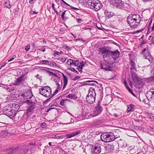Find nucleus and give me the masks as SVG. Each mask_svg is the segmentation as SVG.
<instances>
[{
	"label": "nucleus",
	"instance_id": "obj_1",
	"mask_svg": "<svg viewBox=\"0 0 154 154\" xmlns=\"http://www.w3.org/2000/svg\"><path fill=\"white\" fill-rule=\"evenodd\" d=\"M141 18L138 14H130L127 18V22L131 28L133 29L137 28L140 24Z\"/></svg>",
	"mask_w": 154,
	"mask_h": 154
},
{
	"label": "nucleus",
	"instance_id": "obj_2",
	"mask_svg": "<svg viewBox=\"0 0 154 154\" xmlns=\"http://www.w3.org/2000/svg\"><path fill=\"white\" fill-rule=\"evenodd\" d=\"M7 154H31V150L29 146L27 145L25 147L18 150L15 149H9Z\"/></svg>",
	"mask_w": 154,
	"mask_h": 154
},
{
	"label": "nucleus",
	"instance_id": "obj_3",
	"mask_svg": "<svg viewBox=\"0 0 154 154\" xmlns=\"http://www.w3.org/2000/svg\"><path fill=\"white\" fill-rule=\"evenodd\" d=\"M12 107L13 105L10 103L5 106L3 109L4 114L11 119L13 118L17 114L15 111L13 109Z\"/></svg>",
	"mask_w": 154,
	"mask_h": 154
},
{
	"label": "nucleus",
	"instance_id": "obj_4",
	"mask_svg": "<svg viewBox=\"0 0 154 154\" xmlns=\"http://www.w3.org/2000/svg\"><path fill=\"white\" fill-rule=\"evenodd\" d=\"M87 4L90 8L96 11H99L103 7L102 3L98 0H88Z\"/></svg>",
	"mask_w": 154,
	"mask_h": 154
},
{
	"label": "nucleus",
	"instance_id": "obj_5",
	"mask_svg": "<svg viewBox=\"0 0 154 154\" xmlns=\"http://www.w3.org/2000/svg\"><path fill=\"white\" fill-rule=\"evenodd\" d=\"M96 97V94L95 89L93 88H90L86 97V101L90 104H93L95 102Z\"/></svg>",
	"mask_w": 154,
	"mask_h": 154
},
{
	"label": "nucleus",
	"instance_id": "obj_6",
	"mask_svg": "<svg viewBox=\"0 0 154 154\" xmlns=\"http://www.w3.org/2000/svg\"><path fill=\"white\" fill-rule=\"evenodd\" d=\"M110 3L117 8L126 9L125 6L127 4H125L124 2L121 0H110Z\"/></svg>",
	"mask_w": 154,
	"mask_h": 154
},
{
	"label": "nucleus",
	"instance_id": "obj_7",
	"mask_svg": "<svg viewBox=\"0 0 154 154\" xmlns=\"http://www.w3.org/2000/svg\"><path fill=\"white\" fill-rule=\"evenodd\" d=\"M39 93L46 97H51V88L48 86H44L39 90Z\"/></svg>",
	"mask_w": 154,
	"mask_h": 154
},
{
	"label": "nucleus",
	"instance_id": "obj_8",
	"mask_svg": "<svg viewBox=\"0 0 154 154\" xmlns=\"http://www.w3.org/2000/svg\"><path fill=\"white\" fill-rule=\"evenodd\" d=\"M103 110V108L101 105V103L98 101L95 106V109L91 112V116L92 117L96 116L101 113Z\"/></svg>",
	"mask_w": 154,
	"mask_h": 154
},
{
	"label": "nucleus",
	"instance_id": "obj_9",
	"mask_svg": "<svg viewBox=\"0 0 154 154\" xmlns=\"http://www.w3.org/2000/svg\"><path fill=\"white\" fill-rule=\"evenodd\" d=\"M99 54L103 56V58L109 57L110 50L105 47L99 48Z\"/></svg>",
	"mask_w": 154,
	"mask_h": 154
},
{
	"label": "nucleus",
	"instance_id": "obj_10",
	"mask_svg": "<svg viewBox=\"0 0 154 154\" xmlns=\"http://www.w3.org/2000/svg\"><path fill=\"white\" fill-rule=\"evenodd\" d=\"M101 152V146L99 145H92L91 148V154H99Z\"/></svg>",
	"mask_w": 154,
	"mask_h": 154
},
{
	"label": "nucleus",
	"instance_id": "obj_11",
	"mask_svg": "<svg viewBox=\"0 0 154 154\" xmlns=\"http://www.w3.org/2000/svg\"><path fill=\"white\" fill-rule=\"evenodd\" d=\"M120 55V52L118 50L112 51L111 50L110 51L109 53V56L112 57L114 60L116 59V58L119 57Z\"/></svg>",
	"mask_w": 154,
	"mask_h": 154
},
{
	"label": "nucleus",
	"instance_id": "obj_12",
	"mask_svg": "<svg viewBox=\"0 0 154 154\" xmlns=\"http://www.w3.org/2000/svg\"><path fill=\"white\" fill-rule=\"evenodd\" d=\"M21 96L24 99H31L32 96V94L31 91L29 90L22 94Z\"/></svg>",
	"mask_w": 154,
	"mask_h": 154
},
{
	"label": "nucleus",
	"instance_id": "obj_13",
	"mask_svg": "<svg viewBox=\"0 0 154 154\" xmlns=\"http://www.w3.org/2000/svg\"><path fill=\"white\" fill-rule=\"evenodd\" d=\"M148 50V48H145L143 50L142 53L143 56L145 57V59L150 61V59H151V57Z\"/></svg>",
	"mask_w": 154,
	"mask_h": 154
},
{
	"label": "nucleus",
	"instance_id": "obj_14",
	"mask_svg": "<svg viewBox=\"0 0 154 154\" xmlns=\"http://www.w3.org/2000/svg\"><path fill=\"white\" fill-rule=\"evenodd\" d=\"M149 93L150 94L148 97L149 100H150V101L154 103V89H151L149 91Z\"/></svg>",
	"mask_w": 154,
	"mask_h": 154
},
{
	"label": "nucleus",
	"instance_id": "obj_15",
	"mask_svg": "<svg viewBox=\"0 0 154 154\" xmlns=\"http://www.w3.org/2000/svg\"><path fill=\"white\" fill-rule=\"evenodd\" d=\"M25 75H22L17 79L15 82L14 85H18L20 83L22 82L25 80Z\"/></svg>",
	"mask_w": 154,
	"mask_h": 154
},
{
	"label": "nucleus",
	"instance_id": "obj_16",
	"mask_svg": "<svg viewBox=\"0 0 154 154\" xmlns=\"http://www.w3.org/2000/svg\"><path fill=\"white\" fill-rule=\"evenodd\" d=\"M105 148L106 151L111 152L113 150L114 146L112 144H108L105 146Z\"/></svg>",
	"mask_w": 154,
	"mask_h": 154
},
{
	"label": "nucleus",
	"instance_id": "obj_17",
	"mask_svg": "<svg viewBox=\"0 0 154 154\" xmlns=\"http://www.w3.org/2000/svg\"><path fill=\"white\" fill-rule=\"evenodd\" d=\"M108 140H106L107 142H109L114 141L115 139V137L113 133L109 132L108 133Z\"/></svg>",
	"mask_w": 154,
	"mask_h": 154
},
{
	"label": "nucleus",
	"instance_id": "obj_18",
	"mask_svg": "<svg viewBox=\"0 0 154 154\" xmlns=\"http://www.w3.org/2000/svg\"><path fill=\"white\" fill-rule=\"evenodd\" d=\"M81 132V131H76L75 132H74L70 134H66V137L68 138H70L72 137H74L78 135Z\"/></svg>",
	"mask_w": 154,
	"mask_h": 154
},
{
	"label": "nucleus",
	"instance_id": "obj_19",
	"mask_svg": "<svg viewBox=\"0 0 154 154\" xmlns=\"http://www.w3.org/2000/svg\"><path fill=\"white\" fill-rule=\"evenodd\" d=\"M108 134V133H104L101 135L100 136L101 139L103 141L108 142L106 141L108 140V136H107Z\"/></svg>",
	"mask_w": 154,
	"mask_h": 154
},
{
	"label": "nucleus",
	"instance_id": "obj_20",
	"mask_svg": "<svg viewBox=\"0 0 154 154\" xmlns=\"http://www.w3.org/2000/svg\"><path fill=\"white\" fill-rule=\"evenodd\" d=\"M62 76L63 77L64 82V85L63 88V90H64L66 88L68 83V79L67 77L63 74Z\"/></svg>",
	"mask_w": 154,
	"mask_h": 154
},
{
	"label": "nucleus",
	"instance_id": "obj_21",
	"mask_svg": "<svg viewBox=\"0 0 154 154\" xmlns=\"http://www.w3.org/2000/svg\"><path fill=\"white\" fill-rule=\"evenodd\" d=\"M35 103H33L30 106L27 110L26 114H27V115H28L29 113H30L35 108Z\"/></svg>",
	"mask_w": 154,
	"mask_h": 154
},
{
	"label": "nucleus",
	"instance_id": "obj_22",
	"mask_svg": "<svg viewBox=\"0 0 154 154\" xmlns=\"http://www.w3.org/2000/svg\"><path fill=\"white\" fill-rule=\"evenodd\" d=\"M12 104L13 105V107H12L13 109L17 113V112L18 111L20 108V105L19 104L14 103Z\"/></svg>",
	"mask_w": 154,
	"mask_h": 154
},
{
	"label": "nucleus",
	"instance_id": "obj_23",
	"mask_svg": "<svg viewBox=\"0 0 154 154\" xmlns=\"http://www.w3.org/2000/svg\"><path fill=\"white\" fill-rule=\"evenodd\" d=\"M85 64L84 62H82L80 63V65L78 67L77 69L80 73H82V70Z\"/></svg>",
	"mask_w": 154,
	"mask_h": 154
},
{
	"label": "nucleus",
	"instance_id": "obj_24",
	"mask_svg": "<svg viewBox=\"0 0 154 154\" xmlns=\"http://www.w3.org/2000/svg\"><path fill=\"white\" fill-rule=\"evenodd\" d=\"M104 14L106 16L109 18L112 17L114 14V13L113 12H109L107 10L105 11Z\"/></svg>",
	"mask_w": 154,
	"mask_h": 154
},
{
	"label": "nucleus",
	"instance_id": "obj_25",
	"mask_svg": "<svg viewBox=\"0 0 154 154\" xmlns=\"http://www.w3.org/2000/svg\"><path fill=\"white\" fill-rule=\"evenodd\" d=\"M134 105L130 104V105L128 106V108L127 110V111L128 112H132L133 111L134 109Z\"/></svg>",
	"mask_w": 154,
	"mask_h": 154
},
{
	"label": "nucleus",
	"instance_id": "obj_26",
	"mask_svg": "<svg viewBox=\"0 0 154 154\" xmlns=\"http://www.w3.org/2000/svg\"><path fill=\"white\" fill-rule=\"evenodd\" d=\"M50 62L47 60H42L40 61V63L41 64L48 65L50 66Z\"/></svg>",
	"mask_w": 154,
	"mask_h": 154
},
{
	"label": "nucleus",
	"instance_id": "obj_27",
	"mask_svg": "<svg viewBox=\"0 0 154 154\" xmlns=\"http://www.w3.org/2000/svg\"><path fill=\"white\" fill-rule=\"evenodd\" d=\"M8 134V133L5 131H3L0 133V136L2 138L6 137Z\"/></svg>",
	"mask_w": 154,
	"mask_h": 154
},
{
	"label": "nucleus",
	"instance_id": "obj_28",
	"mask_svg": "<svg viewBox=\"0 0 154 154\" xmlns=\"http://www.w3.org/2000/svg\"><path fill=\"white\" fill-rule=\"evenodd\" d=\"M66 97L71 99H75L76 98V95L74 94H69L66 96Z\"/></svg>",
	"mask_w": 154,
	"mask_h": 154
},
{
	"label": "nucleus",
	"instance_id": "obj_29",
	"mask_svg": "<svg viewBox=\"0 0 154 154\" xmlns=\"http://www.w3.org/2000/svg\"><path fill=\"white\" fill-rule=\"evenodd\" d=\"M130 62V64L131 66V69H132L135 70L136 69L135 63L132 60H131Z\"/></svg>",
	"mask_w": 154,
	"mask_h": 154
},
{
	"label": "nucleus",
	"instance_id": "obj_30",
	"mask_svg": "<svg viewBox=\"0 0 154 154\" xmlns=\"http://www.w3.org/2000/svg\"><path fill=\"white\" fill-rule=\"evenodd\" d=\"M4 6L5 7L10 8L11 7V5L9 2H5L4 3Z\"/></svg>",
	"mask_w": 154,
	"mask_h": 154
},
{
	"label": "nucleus",
	"instance_id": "obj_31",
	"mask_svg": "<svg viewBox=\"0 0 154 154\" xmlns=\"http://www.w3.org/2000/svg\"><path fill=\"white\" fill-rule=\"evenodd\" d=\"M72 65L74 66H77L79 63V60H73Z\"/></svg>",
	"mask_w": 154,
	"mask_h": 154
},
{
	"label": "nucleus",
	"instance_id": "obj_32",
	"mask_svg": "<svg viewBox=\"0 0 154 154\" xmlns=\"http://www.w3.org/2000/svg\"><path fill=\"white\" fill-rule=\"evenodd\" d=\"M61 84H59L58 83L56 82V85L57 86V89L59 90H60L61 88L62 87V82H60Z\"/></svg>",
	"mask_w": 154,
	"mask_h": 154
},
{
	"label": "nucleus",
	"instance_id": "obj_33",
	"mask_svg": "<svg viewBox=\"0 0 154 154\" xmlns=\"http://www.w3.org/2000/svg\"><path fill=\"white\" fill-rule=\"evenodd\" d=\"M101 69H103L105 70L106 71H107L108 70H109V69L108 67H106V64L102 65L101 64Z\"/></svg>",
	"mask_w": 154,
	"mask_h": 154
},
{
	"label": "nucleus",
	"instance_id": "obj_34",
	"mask_svg": "<svg viewBox=\"0 0 154 154\" xmlns=\"http://www.w3.org/2000/svg\"><path fill=\"white\" fill-rule=\"evenodd\" d=\"M73 60L71 59H68L67 61V64L69 65H72Z\"/></svg>",
	"mask_w": 154,
	"mask_h": 154
},
{
	"label": "nucleus",
	"instance_id": "obj_35",
	"mask_svg": "<svg viewBox=\"0 0 154 154\" xmlns=\"http://www.w3.org/2000/svg\"><path fill=\"white\" fill-rule=\"evenodd\" d=\"M47 72L49 75L50 76L53 75L54 77L57 76V75L56 73H54L49 71H48Z\"/></svg>",
	"mask_w": 154,
	"mask_h": 154
},
{
	"label": "nucleus",
	"instance_id": "obj_36",
	"mask_svg": "<svg viewBox=\"0 0 154 154\" xmlns=\"http://www.w3.org/2000/svg\"><path fill=\"white\" fill-rule=\"evenodd\" d=\"M50 66H54L55 67H57L58 66L57 64L54 62H52L51 61L50 62Z\"/></svg>",
	"mask_w": 154,
	"mask_h": 154
},
{
	"label": "nucleus",
	"instance_id": "obj_37",
	"mask_svg": "<svg viewBox=\"0 0 154 154\" xmlns=\"http://www.w3.org/2000/svg\"><path fill=\"white\" fill-rule=\"evenodd\" d=\"M100 121L99 120H96L94 122V125L98 126L100 125Z\"/></svg>",
	"mask_w": 154,
	"mask_h": 154
},
{
	"label": "nucleus",
	"instance_id": "obj_38",
	"mask_svg": "<svg viewBox=\"0 0 154 154\" xmlns=\"http://www.w3.org/2000/svg\"><path fill=\"white\" fill-rule=\"evenodd\" d=\"M144 29V28H142V29H141L140 30H137L136 31H135L134 32H132V33L133 34H137V33H139V32H142Z\"/></svg>",
	"mask_w": 154,
	"mask_h": 154
},
{
	"label": "nucleus",
	"instance_id": "obj_39",
	"mask_svg": "<svg viewBox=\"0 0 154 154\" xmlns=\"http://www.w3.org/2000/svg\"><path fill=\"white\" fill-rule=\"evenodd\" d=\"M125 87L128 90V91L132 95H134V94L133 91L129 88V87L128 86V85H127V86H125Z\"/></svg>",
	"mask_w": 154,
	"mask_h": 154
},
{
	"label": "nucleus",
	"instance_id": "obj_40",
	"mask_svg": "<svg viewBox=\"0 0 154 154\" xmlns=\"http://www.w3.org/2000/svg\"><path fill=\"white\" fill-rule=\"evenodd\" d=\"M125 87L128 90V91L132 95H134V94L133 91L129 88V87L128 86V85H127V86H125Z\"/></svg>",
	"mask_w": 154,
	"mask_h": 154
},
{
	"label": "nucleus",
	"instance_id": "obj_41",
	"mask_svg": "<svg viewBox=\"0 0 154 154\" xmlns=\"http://www.w3.org/2000/svg\"><path fill=\"white\" fill-rule=\"evenodd\" d=\"M67 100L66 99H65V100H64V99H63L60 102V104L61 105V106H63L64 105V103H65V102H66V101Z\"/></svg>",
	"mask_w": 154,
	"mask_h": 154
},
{
	"label": "nucleus",
	"instance_id": "obj_42",
	"mask_svg": "<svg viewBox=\"0 0 154 154\" xmlns=\"http://www.w3.org/2000/svg\"><path fill=\"white\" fill-rule=\"evenodd\" d=\"M66 11H63V13L62 14V15H61V18L63 20H65V19L66 20V18H67V17H66L65 19L64 18V16L65 15V12H66Z\"/></svg>",
	"mask_w": 154,
	"mask_h": 154
},
{
	"label": "nucleus",
	"instance_id": "obj_43",
	"mask_svg": "<svg viewBox=\"0 0 154 154\" xmlns=\"http://www.w3.org/2000/svg\"><path fill=\"white\" fill-rule=\"evenodd\" d=\"M69 69L71 70V71H72L76 73L77 74L79 73L74 68L70 67L69 68Z\"/></svg>",
	"mask_w": 154,
	"mask_h": 154
},
{
	"label": "nucleus",
	"instance_id": "obj_44",
	"mask_svg": "<svg viewBox=\"0 0 154 154\" xmlns=\"http://www.w3.org/2000/svg\"><path fill=\"white\" fill-rule=\"evenodd\" d=\"M59 60L62 63H63L66 62V58L65 57L61 58L59 59Z\"/></svg>",
	"mask_w": 154,
	"mask_h": 154
},
{
	"label": "nucleus",
	"instance_id": "obj_45",
	"mask_svg": "<svg viewBox=\"0 0 154 154\" xmlns=\"http://www.w3.org/2000/svg\"><path fill=\"white\" fill-rule=\"evenodd\" d=\"M59 90L57 89L55 91L54 93L53 94H51V97H52L53 96H54L56 94L57 92H58V91Z\"/></svg>",
	"mask_w": 154,
	"mask_h": 154
},
{
	"label": "nucleus",
	"instance_id": "obj_46",
	"mask_svg": "<svg viewBox=\"0 0 154 154\" xmlns=\"http://www.w3.org/2000/svg\"><path fill=\"white\" fill-rule=\"evenodd\" d=\"M30 45H28L26 46L25 49L26 51H28L30 49Z\"/></svg>",
	"mask_w": 154,
	"mask_h": 154
},
{
	"label": "nucleus",
	"instance_id": "obj_47",
	"mask_svg": "<svg viewBox=\"0 0 154 154\" xmlns=\"http://www.w3.org/2000/svg\"><path fill=\"white\" fill-rule=\"evenodd\" d=\"M16 57V55H14L13 57L11 58L8 61V62H10L12 60H13L14 58H15Z\"/></svg>",
	"mask_w": 154,
	"mask_h": 154
},
{
	"label": "nucleus",
	"instance_id": "obj_48",
	"mask_svg": "<svg viewBox=\"0 0 154 154\" xmlns=\"http://www.w3.org/2000/svg\"><path fill=\"white\" fill-rule=\"evenodd\" d=\"M80 77L79 76H77L74 77L73 79V80L74 81H75L76 80H77L78 79H80Z\"/></svg>",
	"mask_w": 154,
	"mask_h": 154
},
{
	"label": "nucleus",
	"instance_id": "obj_49",
	"mask_svg": "<svg viewBox=\"0 0 154 154\" xmlns=\"http://www.w3.org/2000/svg\"><path fill=\"white\" fill-rule=\"evenodd\" d=\"M76 21L78 23H80L82 21L81 19L78 18L76 19Z\"/></svg>",
	"mask_w": 154,
	"mask_h": 154
},
{
	"label": "nucleus",
	"instance_id": "obj_50",
	"mask_svg": "<svg viewBox=\"0 0 154 154\" xmlns=\"http://www.w3.org/2000/svg\"><path fill=\"white\" fill-rule=\"evenodd\" d=\"M46 126V123H42L41 125V126L43 128H45Z\"/></svg>",
	"mask_w": 154,
	"mask_h": 154
},
{
	"label": "nucleus",
	"instance_id": "obj_51",
	"mask_svg": "<svg viewBox=\"0 0 154 154\" xmlns=\"http://www.w3.org/2000/svg\"><path fill=\"white\" fill-rule=\"evenodd\" d=\"M69 6L70 7V8L71 9H74V10H79V9L77 8H75V7H72L70 5Z\"/></svg>",
	"mask_w": 154,
	"mask_h": 154
},
{
	"label": "nucleus",
	"instance_id": "obj_52",
	"mask_svg": "<svg viewBox=\"0 0 154 154\" xmlns=\"http://www.w3.org/2000/svg\"><path fill=\"white\" fill-rule=\"evenodd\" d=\"M74 122V121L73 119L72 118H71L70 122H69L68 124H71L72 123H73Z\"/></svg>",
	"mask_w": 154,
	"mask_h": 154
},
{
	"label": "nucleus",
	"instance_id": "obj_53",
	"mask_svg": "<svg viewBox=\"0 0 154 154\" xmlns=\"http://www.w3.org/2000/svg\"><path fill=\"white\" fill-rule=\"evenodd\" d=\"M27 103L30 104H32L33 103H32V102L30 100H27Z\"/></svg>",
	"mask_w": 154,
	"mask_h": 154
},
{
	"label": "nucleus",
	"instance_id": "obj_54",
	"mask_svg": "<svg viewBox=\"0 0 154 154\" xmlns=\"http://www.w3.org/2000/svg\"><path fill=\"white\" fill-rule=\"evenodd\" d=\"M150 118L151 119H154V114H152L150 116Z\"/></svg>",
	"mask_w": 154,
	"mask_h": 154
},
{
	"label": "nucleus",
	"instance_id": "obj_55",
	"mask_svg": "<svg viewBox=\"0 0 154 154\" xmlns=\"http://www.w3.org/2000/svg\"><path fill=\"white\" fill-rule=\"evenodd\" d=\"M52 7L53 9L54 10L55 9H56L55 8V7H54V3H52Z\"/></svg>",
	"mask_w": 154,
	"mask_h": 154
},
{
	"label": "nucleus",
	"instance_id": "obj_56",
	"mask_svg": "<svg viewBox=\"0 0 154 154\" xmlns=\"http://www.w3.org/2000/svg\"><path fill=\"white\" fill-rule=\"evenodd\" d=\"M61 1L64 3L65 4V5H67V6H70L69 5V4H67L66 2H65L63 0H61Z\"/></svg>",
	"mask_w": 154,
	"mask_h": 154
},
{
	"label": "nucleus",
	"instance_id": "obj_57",
	"mask_svg": "<svg viewBox=\"0 0 154 154\" xmlns=\"http://www.w3.org/2000/svg\"><path fill=\"white\" fill-rule=\"evenodd\" d=\"M38 50H39L43 52H44L45 50V48H40V49H39Z\"/></svg>",
	"mask_w": 154,
	"mask_h": 154
},
{
	"label": "nucleus",
	"instance_id": "obj_58",
	"mask_svg": "<svg viewBox=\"0 0 154 154\" xmlns=\"http://www.w3.org/2000/svg\"><path fill=\"white\" fill-rule=\"evenodd\" d=\"M55 109V108H50L49 109H48L47 111V112H49V111H50V110H51L52 109Z\"/></svg>",
	"mask_w": 154,
	"mask_h": 154
},
{
	"label": "nucleus",
	"instance_id": "obj_59",
	"mask_svg": "<svg viewBox=\"0 0 154 154\" xmlns=\"http://www.w3.org/2000/svg\"><path fill=\"white\" fill-rule=\"evenodd\" d=\"M124 84L125 85V87L126 86H127L128 85L127 82L125 80L124 81Z\"/></svg>",
	"mask_w": 154,
	"mask_h": 154
},
{
	"label": "nucleus",
	"instance_id": "obj_60",
	"mask_svg": "<svg viewBox=\"0 0 154 154\" xmlns=\"http://www.w3.org/2000/svg\"><path fill=\"white\" fill-rule=\"evenodd\" d=\"M7 63H3L1 66V68H2L3 67H4V66H5V65Z\"/></svg>",
	"mask_w": 154,
	"mask_h": 154
},
{
	"label": "nucleus",
	"instance_id": "obj_61",
	"mask_svg": "<svg viewBox=\"0 0 154 154\" xmlns=\"http://www.w3.org/2000/svg\"><path fill=\"white\" fill-rule=\"evenodd\" d=\"M134 120H135V122H140L141 121V119L139 120V119H135Z\"/></svg>",
	"mask_w": 154,
	"mask_h": 154
},
{
	"label": "nucleus",
	"instance_id": "obj_62",
	"mask_svg": "<svg viewBox=\"0 0 154 154\" xmlns=\"http://www.w3.org/2000/svg\"><path fill=\"white\" fill-rule=\"evenodd\" d=\"M54 53L55 54H56V55H59V54H60V53L58 52H57V51H56L55 52H54Z\"/></svg>",
	"mask_w": 154,
	"mask_h": 154
},
{
	"label": "nucleus",
	"instance_id": "obj_63",
	"mask_svg": "<svg viewBox=\"0 0 154 154\" xmlns=\"http://www.w3.org/2000/svg\"><path fill=\"white\" fill-rule=\"evenodd\" d=\"M52 138H53L57 139V135H54V136H53L52 137Z\"/></svg>",
	"mask_w": 154,
	"mask_h": 154
},
{
	"label": "nucleus",
	"instance_id": "obj_64",
	"mask_svg": "<svg viewBox=\"0 0 154 154\" xmlns=\"http://www.w3.org/2000/svg\"><path fill=\"white\" fill-rule=\"evenodd\" d=\"M33 0H29V3L30 4H32V2L33 1Z\"/></svg>",
	"mask_w": 154,
	"mask_h": 154
}]
</instances>
